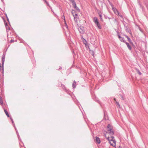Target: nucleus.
Listing matches in <instances>:
<instances>
[{
    "mask_svg": "<svg viewBox=\"0 0 148 148\" xmlns=\"http://www.w3.org/2000/svg\"><path fill=\"white\" fill-rule=\"evenodd\" d=\"M10 119H11V121L12 122V123L13 124V125L14 126V127H15V124H14V121H13V120L12 119V118L11 117H10Z\"/></svg>",
    "mask_w": 148,
    "mask_h": 148,
    "instance_id": "nucleus-27",
    "label": "nucleus"
},
{
    "mask_svg": "<svg viewBox=\"0 0 148 148\" xmlns=\"http://www.w3.org/2000/svg\"><path fill=\"white\" fill-rule=\"evenodd\" d=\"M62 69V67H61V66H60V68H59V69Z\"/></svg>",
    "mask_w": 148,
    "mask_h": 148,
    "instance_id": "nucleus-46",
    "label": "nucleus"
},
{
    "mask_svg": "<svg viewBox=\"0 0 148 148\" xmlns=\"http://www.w3.org/2000/svg\"><path fill=\"white\" fill-rule=\"evenodd\" d=\"M94 100L98 103L100 105H101V102L99 101L97 97L96 98V99H94Z\"/></svg>",
    "mask_w": 148,
    "mask_h": 148,
    "instance_id": "nucleus-19",
    "label": "nucleus"
},
{
    "mask_svg": "<svg viewBox=\"0 0 148 148\" xmlns=\"http://www.w3.org/2000/svg\"><path fill=\"white\" fill-rule=\"evenodd\" d=\"M127 40H128L129 38H130L129 37H127Z\"/></svg>",
    "mask_w": 148,
    "mask_h": 148,
    "instance_id": "nucleus-47",
    "label": "nucleus"
},
{
    "mask_svg": "<svg viewBox=\"0 0 148 148\" xmlns=\"http://www.w3.org/2000/svg\"><path fill=\"white\" fill-rule=\"evenodd\" d=\"M5 52H3L1 60L2 64L1 65V64H0V71L2 73H3L4 72L3 65L5 61Z\"/></svg>",
    "mask_w": 148,
    "mask_h": 148,
    "instance_id": "nucleus-1",
    "label": "nucleus"
},
{
    "mask_svg": "<svg viewBox=\"0 0 148 148\" xmlns=\"http://www.w3.org/2000/svg\"><path fill=\"white\" fill-rule=\"evenodd\" d=\"M64 24H65V26L66 27V28L67 29H68V25H67V24L66 23V21H64Z\"/></svg>",
    "mask_w": 148,
    "mask_h": 148,
    "instance_id": "nucleus-29",
    "label": "nucleus"
},
{
    "mask_svg": "<svg viewBox=\"0 0 148 148\" xmlns=\"http://www.w3.org/2000/svg\"><path fill=\"white\" fill-rule=\"evenodd\" d=\"M88 47L89 48V52L91 54V55L93 56H94V51L92 50H91L90 49V48L89 47L88 45Z\"/></svg>",
    "mask_w": 148,
    "mask_h": 148,
    "instance_id": "nucleus-14",
    "label": "nucleus"
},
{
    "mask_svg": "<svg viewBox=\"0 0 148 148\" xmlns=\"http://www.w3.org/2000/svg\"><path fill=\"white\" fill-rule=\"evenodd\" d=\"M7 21H8V23H10L9 20V18H8H8H7Z\"/></svg>",
    "mask_w": 148,
    "mask_h": 148,
    "instance_id": "nucleus-40",
    "label": "nucleus"
},
{
    "mask_svg": "<svg viewBox=\"0 0 148 148\" xmlns=\"http://www.w3.org/2000/svg\"><path fill=\"white\" fill-rule=\"evenodd\" d=\"M95 142L98 144H100L101 143L100 138L97 136L95 137Z\"/></svg>",
    "mask_w": 148,
    "mask_h": 148,
    "instance_id": "nucleus-9",
    "label": "nucleus"
},
{
    "mask_svg": "<svg viewBox=\"0 0 148 148\" xmlns=\"http://www.w3.org/2000/svg\"><path fill=\"white\" fill-rule=\"evenodd\" d=\"M114 100L115 101V102H116V99L115 98H114Z\"/></svg>",
    "mask_w": 148,
    "mask_h": 148,
    "instance_id": "nucleus-48",
    "label": "nucleus"
},
{
    "mask_svg": "<svg viewBox=\"0 0 148 148\" xmlns=\"http://www.w3.org/2000/svg\"><path fill=\"white\" fill-rule=\"evenodd\" d=\"M128 41L130 43V44H133V42H132V40H131V39L130 38H129L128 40Z\"/></svg>",
    "mask_w": 148,
    "mask_h": 148,
    "instance_id": "nucleus-31",
    "label": "nucleus"
},
{
    "mask_svg": "<svg viewBox=\"0 0 148 148\" xmlns=\"http://www.w3.org/2000/svg\"><path fill=\"white\" fill-rule=\"evenodd\" d=\"M124 36L126 37V38H127V37H128V36H127V35H124Z\"/></svg>",
    "mask_w": 148,
    "mask_h": 148,
    "instance_id": "nucleus-44",
    "label": "nucleus"
},
{
    "mask_svg": "<svg viewBox=\"0 0 148 148\" xmlns=\"http://www.w3.org/2000/svg\"><path fill=\"white\" fill-rule=\"evenodd\" d=\"M4 21L5 24V26L6 29L10 30V28L8 25L7 23H5V20H4Z\"/></svg>",
    "mask_w": 148,
    "mask_h": 148,
    "instance_id": "nucleus-17",
    "label": "nucleus"
},
{
    "mask_svg": "<svg viewBox=\"0 0 148 148\" xmlns=\"http://www.w3.org/2000/svg\"><path fill=\"white\" fill-rule=\"evenodd\" d=\"M63 86L64 87V91L66 92L69 95H70L71 92L69 90L66 89V88L65 87L64 85H63Z\"/></svg>",
    "mask_w": 148,
    "mask_h": 148,
    "instance_id": "nucleus-11",
    "label": "nucleus"
},
{
    "mask_svg": "<svg viewBox=\"0 0 148 148\" xmlns=\"http://www.w3.org/2000/svg\"><path fill=\"white\" fill-rule=\"evenodd\" d=\"M109 3L110 4V5L111 6L112 8H114V6L112 5V3L110 2V1L109 0H108Z\"/></svg>",
    "mask_w": 148,
    "mask_h": 148,
    "instance_id": "nucleus-28",
    "label": "nucleus"
},
{
    "mask_svg": "<svg viewBox=\"0 0 148 148\" xmlns=\"http://www.w3.org/2000/svg\"><path fill=\"white\" fill-rule=\"evenodd\" d=\"M5 16H6V18H8V16H7V15L6 14V13H5Z\"/></svg>",
    "mask_w": 148,
    "mask_h": 148,
    "instance_id": "nucleus-42",
    "label": "nucleus"
},
{
    "mask_svg": "<svg viewBox=\"0 0 148 148\" xmlns=\"http://www.w3.org/2000/svg\"><path fill=\"white\" fill-rule=\"evenodd\" d=\"M112 9L115 14L119 15V13L118 10L116 8L114 7L112 8Z\"/></svg>",
    "mask_w": 148,
    "mask_h": 148,
    "instance_id": "nucleus-8",
    "label": "nucleus"
},
{
    "mask_svg": "<svg viewBox=\"0 0 148 148\" xmlns=\"http://www.w3.org/2000/svg\"><path fill=\"white\" fill-rule=\"evenodd\" d=\"M93 21L95 24L96 26L99 29H101L102 28V26L99 22L98 19L96 17L93 18Z\"/></svg>",
    "mask_w": 148,
    "mask_h": 148,
    "instance_id": "nucleus-3",
    "label": "nucleus"
},
{
    "mask_svg": "<svg viewBox=\"0 0 148 148\" xmlns=\"http://www.w3.org/2000/svg\"><path fill=\"white\" fill-rule=\"evenodd\" d=\"M104 17H105V18L106 19H107V18H108V19H112L111 18H110V17H108L107 16H105V15H104Z\"/></svg>",
    "mask_w": 148,
    "mask_h": 148,
    "instance_id": "nucleus-32",
    "label": "nucleus"
},
{
    "mask_svg": "<svg viewBox=\"0 0 148 148\" xmlns=\"http://www.w3.org/2000/svg\"><path fill=\"white\" fill-rule=\"evenodd\" d=\"M51 11L53 12V13L54 14V12H53V10H51Z\"/></svg>",
    "mask_w": 148,
    "mask_h": 148,
    "instance_id": "nucleus-50",
    "label": "nucleus"
},
{
    "mask_svg": "<svg viewBox=\"0 0 148 148\" xmlns=\"http://www.w3.org/2000/svg\"><path fill=\"white\" fill-rule=\"evenodd\" d=\"M71 13L72 14L73 16H74V14H75V13H76L75 12V11L73 10H72Z\"/></svg>",
    "mask_w": 148,
    "mask_h": 148,
    "instance_id": "nucleus-30",
    "label": "nucleus"
},
{
    "mask_svg": "<svg viewBox=\"0 0 148 148\" xmlns=\"http://www.w3.org/2000/svg\"><path fill=\"white\" fill-rule=\"evenodd\" d=\"M45 2L46 3V4H47V5H48L49 6L50 5L47 2V1H45Z\"/></svg>",
    "mask_w": 148,
    "mask_h": 148,
    "instance_id": "nucleus-38",
    "label": "nucleus"
},
{
    "mask_svg": "<svg viewBox=\"0 0 148 148\" xmlns=\"http://www.w3.org/2000/svg\"><path fill=\"white\" fill-rule=\"evenodd\" d=\"M138 3L140 7L142 9L143 11L144 9L143 6L142 5L140 1H138Z\"/></svg>",
    "mask_w": 148,
    "mask_h": 148,
    "instance_id": "nucleus-12",
    "label": "nucleus"
},
{
    "mask_svg": "<svg viewBox=\"0 0 148 148\" xmlns=\"http://www.w3.org/2000/svg\"><path fill=\"white\" fill-rule=\"evenodd\" d=\"M97 97H96V95L94 94L92 95V98L94 100L96 99V98Z\"/></svg>",
    "mask_w": 148,
    "mask_h": 148,
    "instance_id": "nucleus-26",
    "label": "nucleus"
},
{
    "mask_svg": "<svg viewBox=\"0 0 148 148\" xmlns=\"http://www.w3.org/2000/svg\"><path fill=\"white\" fill-rule=\"evenodd\" d=\"M113 136H111L110 137H108L106 138L107 140L109 141V143L111 145L114 147L116 145V141L115 140H113L114 139Z\"/></svg>",
    "mask_w": 148,
    "mask_h": 148,
    "instance_id": "nucleus-2",
    "label": "nucleus"
},
{
    "mask_svg": "<svg viewBox=\"0 0 148 148\" xmlns=\"http://www.w3.org/2000/svg\"><path fill=\"white\" fill-rule=\"evenodd\" d=\"M72 3V5L73 7L75 8L78 12H80V10L79 8L76 5V3L74 0H69Z\"/></svg>",
    "mask_w": 148,
    "mask_h": 148,
    "instance_id": "nucleus-4",
    "label": "nucleus"
},
{
    "mask_svg": "<svg viewBox=\"0 0 148 148\" xmlns=\"http://www.w3.org/2000/svg\"><path fill=\"white\" fill-rule=\"evenodd\" d=\"M43 0L44 1H45H45H46V0Z\"/></svg>",
    "mask_w": 148,
    "mask_h": 148,
    "instance_id": "nucleus-52",
    "label": "nucleus"
},
{
    "mask_svg": "<svg viewBox=\"0 0 148 148\" xmlns=\"http://www.w3.org/2000/svg\"><path fill=\"white\" fill-rule=\"evenodd\" d=\"M107 130L108 131L111 130L113 128L112 126L110 124H108L107 126Z\"/></svg>",
    "mask_w": 148,
    "mask_h": 148,
    "instance_id": "nucleus-10",
    "label": "nucleus"
},
{
    "mask_svg": "<svg viewBox=\"0 0 148 148\" xmlns=\"http://www.w3.org/2000/svg\"><path fill=\"white\" fill-rule=\"evenodd\" d=\"M62 18L63 19V20H64V21H66L65 17L64 14L62 16Z\"/></svg>",
    "mask_w": 148,
    "mask_h": 148,
    "instance_id": "nucleus-33",
    "label": "nucleus"
},
{
    "mask_svg": "<svg viewBox=\"0 0 148 148\" xmlns=\"http://www.w3.org/2000/svg\"><path fill=\"white\" fill-rule=\"evenodd\" d=\"M119 15L121 17H122V18H123H123L122 15H121L120 14H119V15Z\"/></svg>",
    "mask_w": 148,
    "mask_h": 148,
    "instance_id": "nucleus-39",
    "label": "nucleus"
},
{
    "mask_svg": "<svg viewBox=\"0 0 148 148\" xmlns=\"http://www.w3.org/2000/svg\"><path fill=\"white\" fill-rule=\"evenodd\" d=\"M118 33V37L119 38V39H120V38H121V37L119 35V32H117Z\"/></svg>",
    "mask_w": 148,
    "mask_h": 148,
    "instance_id": "nucleus-34",
    "label": "nucleus"
},
{
    "mask_svg": "<svg viewBox=\"0 0 148 148\" xmlns=\"http://www.w3.org/2000/svg\"><path fill=\"white\" fill-rule=\"evenodd\" d=\"M134 47H135V45H134L133 43V44H131Z\"/></svg>",
    "mask_w": 148,
    "mask_h": 148,
    "instance_id": "nucleus-41",
    "label": "nucleus"
},
{
    "mask_svg": "<svg viewBox=\"0 0 148 148\" xmlns=\"http://www.w3.org/2000/svg\"><path fill=\"white\" fill-rule=\"evenodd\" d=\"M136 70L137 73H138L140 75L142 74V73H141V72L138 69H136Z\"/></svg>",
    "mask_w": 148,
    "mask_h": 148,
    "instance_id": "nucleus-24",
    "label": "nucleus"
},
{
    "mask_svg": "<svg viewBox=\"0 0 148 148\" xmlns=\"http://www.w3.org/2000/svg\"><path fill=\"white\" fill-rule=\"evenodd\" d=\"M4 110L5 112V114L6 115H7V117H10V115L6 109H4Z\"/></svg>",
    "mask_w": 148,
    "mask_h": 148,
    "instance_id": "nucleus-18",
    "label": "nucleus"
},
{
    "mask_svg": "<svg viewBox=\"0 0 148 148\" xmlns=\"http://www.w3.org/2000/svg\"><path fill=\"white\" fill-rule=\"evenodd\" d=\"M81 38L83 42V43L85 45L86 47H87L88 44L87 42L85 39L83 38L82 36Z\"/></svg>",
    "mask_w": 148,
    "mask_h": 148,
    "instance_id": "nucleus-7",
    "label": "nucleus"
},
{
    "mask_svg": "<svg viewBox=\"0 0 148 148\" xmlns=\"http://www.w3.org/2000/svg\"><path fill=\"white\" fill-rule=\"evenodd\" d=\"M99 17H100V19L102 21H103V19L101 13V12L99 13Z\"/></svg>",
    "mask_w": 148,
    "mask_h": 148,
    "instance_id": "nucleus-23",
    "label": "nucleus"
},
{
    "mask_svg": "<svg viewBox=\"0 0 148 148\" xmlns=\"http://www.w3.org/2000/svg\"><path fill=\"white\" fill-rule=\"evenodd\" d=\"M119 96L120 97H121L122 98V99L123 100L124 99V97H125V95H122L121 94H119Z\"/></svg>",
    "mask_w": 148,
    "mask_h": 148,
    "instance_id": "nucleus-25",
    "label": "nucleus"
},
{
    "mask_svg": "<svg viewBox=\"0 0 148 148\" xmlns=\"http://www.w3.org/2000/svg\"><path fill=\"white\" fill-rule=\"evenodd\" d=\"M123 24H124V27H125V29L126 30V32H127L130 33L131 35H132L131 30L130 29V28H129V27H128L126 26L125 25L124 23Z\"/></svg>",
    "mask_w": 148,
    "mask_h": 148,
    "instance_id": "nucleus-6",
    "label": "nucleus"
},
{
    "mask_svg": "<svg viewBox=\"0 0 148 148\" xmlns=\"http://www.w3.org/2000/svg\"><path fill=\"white\" fill-rule=\"evenodd\" d=\"M78 30L79 32L81 34H84L85 30L84 27L80 26L78 28Z\"/></svg>",
    "mask_w": 148,
    "mask_h": 148,
    "instance_id": "nucleus-5",
    "label": "nucleus"
},
{
    "mask_svg": "<svg viewBox=\"0 0 148 148\" xmlns=\"http://www.w3.org/2000/svg\"><path fill=\"white\" fill-rule=\"evenodd\" d=\"M14 42V40L13 39H12L9 42V43H12L13 42Z\"/></svg>",
    "mask_w": 148,
    "mask_h": 148,
    "instance_id": "nucleus-37",
    "label": "nucleus"
},
{
    "mask_svg": "<svg viewBox=\"0 0 148 148\" xmlns=\"http://www.w3.org/2000/svg\"><path fill=\"white\" fill-rule=\"evenodd\" d=\"M3 102L2 100L1 99H0V104H1V105L3 104Z\"/></svg>",
    "mask_w": 148,
    "mask_h": 148,
    "instance_id": "nucleus-35",
    "label": "nucleus"
},
{
    "mask_svg": "<svg viewBox=\"0 0 148 148\" xmlns=\"http://www.w3.org/2000/svg\"><path fill=\"white\" fill-rule=\"evenodd\" d=\"M109 133L111 135H113L114 134V132L112 130H109Z\"/></svg>",
    "mask_w": 148,
    "mask_h": 148,
    "instance_id": "nucleus-21",
    "label": "nucleus"
},
{
    "mask_svg": "<svg viewBox=\"0 0 148 148\" xmlns=\"http://www.w3.org/2000/svg\"><path fill=\"white\" fill-rule=\"evenodd\" d=\"M74 17V20L75 21H77V18H78V14L77 13H75V14H74V16H73Z\"/></svg>",
    "mask_w": 148,
    "mask_h": 148,
    "instance_id": "nucleus-15",
    "label": "nucleus"
},
{
    "mask_svg": "<svg viewBox=\"0 0 148 148\" xmlns=\"http://www.w3.org/2000/svg\"><path fill=\"white\" fill-rule=\"evenodd\" d=\"M49 7L51 9V10H52V7L50 6V5L49 6Z\"/></svg>",
    "mask_w": 148,
    "mask_h": 148,
    "instance_id": "nucleus-43",
    "label": "nucleus"
},
{
    "mask_svg": "<svg viewBox=\"0 0 148 148\" xmlns=\"http://www.w3.org/2000/svg\"><path fill=\"white\" fill-rule=\"evenodd\" d=\"M119 148H122L121 147V146H119Z\"/></svg>",
    "mask_w": 148,
    "mask_h": 148,
    "instance_id": "nucleus-49",
    "label": "nucleus"
},
{
    "mask_svg": "<svg viewBox=\"0 0 148 148\" xmlns=\"http://www.w3.org/2000/svg\"><path fill=\"white\" fill-rule=\"evenodd\" d=\"M14 128H15V130H16V134H17V135H18V134H19L17 130L16 129V127H14Z\"/></svg>",
    "mask_w": 148,
    "mask_h": 148,
    "instance_id": "nucleus-36",
    "label": "nucleus"
},
{
    "mask_svg": "<svg viewBox=\"0 0 148 148\" xmlns=\"http://www.w3.org/2000/svg\"><path fill=\"white\" fill-rule=\"evenodd\" d=\"M76 82L75 81H73V83L72 84V87L73 88H76Z\"/></svg>",
    "mask_w": 148,
    "mask_h": 148,
    "instance_id": "nucleus-16",
    "label": "nucleus"
},
{
    "mask_svg": "<svg viewBox=\"0 0 148 148\" xmlns=\"http://www.w3.org/2000/svg\"><path fill=\"white\" fill-rule=\"evenodd\" d=\"M1 99V97H0V99Z\"/></svg>",
    "mask_w": 148,
    "mask_h": 148,
    "instance_id": "nucleus-51",
    "label": "nucleus"
},
{
    "mask_svg": "<svg viewBox=\"0 0 148 148\" xmlns=\"http://www.w3.org/2000/svg\"><path fill=\"white\" fill-rule=\"evenodd\" d=\"M125 43L127 45V47L129 49V50H130V51L131 50H132V47H131V46L129 45V43L128 42H126Z\"/></svg>",
    "mask_w": 148,
    "mask_h": 148,
    "instance_id": "nucleus-13",
    "label": "nucleus"
},
{
    "mask_svg": "<svg viewBox=\"0 0 148 148\" xmlns=\"http://www.w3.org/2000/svg\"><path fill=\"white\" fill-rule=\"evenodd\" d=\"M116 105L118 107H119V108H120V106L119 104V103L118 102V101H116Z\"/></svg>",
    "mask_w": 148,
    "mask_h": 148,
    "instance_id": "nucleus-22",
    "label": "nucleus"
},
{
    "mask_svg": "<svg viewBox=\"0 0 148 148\" xmlns=\"http://www.w3.org/2000/svg\"><path fill=\"white\" fill-rule=\"evenodd\" d=\"M119 40L121 42H124V43L126 42L125 40L122 37H121V38H120L119 39Z\"/></svg>",
    "mask_w": 148,
    "mask_h": 148,
    "instance_id": "nucleus-20",
    "label": "nucleus"
},
{
    "mask_svg": "<svg viewBox=\"0 0 148 148\" xmlns=\"http://www.w3.org/2000/svg\"><path fill=\"white\" fill-rule=\"evenodd\" d=\"M17 136H18V138L19 139V138H20V136H19V134H18V135H17Z\"/></svg>",
    "mask_w": 148,
    "mask_h": 148,
    "instance_id": "nucleus-45",
    "label": "nucleus"
}]
</instances>
